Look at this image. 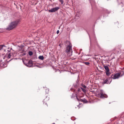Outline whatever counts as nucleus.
<instances>
[{"label": "nucleus", "mask_w": 124, "mask_h": 124, "mask_svg": "<svg viewBox=\"0 0 124 124\" xmlns=\"http://www.w3.org/2000/svg\"><path fill=\"white\" fill-rule=\"evenodd\" d=\"M23 55H25V53H24L23 54Z\"/></svg>", "instance_id": "23"}, {"label": "nucleus", "mask_w": 124, "mask_h": 124, "mask_svg": "<svg viewBox=\"0 0 124 124\" xmlns=\"http://www.w3.org/2000/svg\"><path fill=\"white\" fill-rule=\"evenodd\" d=\"M120 73H122L123 74L122 75H121V76L120 73H116L114 75H112L111 76L112 77L111 78H113L114 79L118 78L119 77L122 76L124 74V72L123 71H121Z\"/></svg>", "instance_id": "4"}, {"label": "nucleus", "mask_w": 124, "mask_h": 124, "mask_svg": "<svg viewBox=\"0 0 124 124\" xmlns=\"http://www.w3.org/2000/svg\"><path fill=\"white\" fill-rule=\"evenodd\" d=\"M39 59L41 60H43L44 59V57L43 56H40L39 57Z\"/></svg>", "instance_id": "10"}, {"label": "nucleus", "mask_w": 124, "mask_h": 124, "mask_svg": "<svg viewBox=\"0 0 124 124\" xmlns=\"http://www.w3.org/2000/svg\"><path fill=\"white\" fill-rule=\"evenodd\" d=\"M1 47L0 46V50H1Z\"/></svg>", "instance_id": "22"}, {"label": "nucleus", "mask_w": 124, "mask_h": 124, "mask_svg": "<svg viewBox=\"0 0 124 124\" xmlns=\"http://www.w3.org/2000/svg\"><path fill=\"white\" fill-rule=\"evenodd\" d=\"M115 54L114 53H112L111 55V56H113V57L112 58L113 59L114 58V56L115 55Z\"/></svg>", "instance_id": "13"}, {"label": "nucleus", "mask_w": 124, "mask_h": 124, "mask_svg": "<svg viewBox=\"0 0 124 124\" xmlns=\"http://www.w3.org/2000/svg\"><path fill=\"white\" fill-rule=\"evenodd\" d=\"M32 62L31 61H29L28 62V63L26 64L24 63V64L27 66L29 67H31L32 66Z\"/></svg>", "instance_id": "7"}, {"label": "nucleus", "mask_w": 124, "mask_h": 124, "mask_svg": "<svg viewBox=\"0 0 124 124\" xmlns=\"http://www.w3.org/2000/svg\"><path fill=\"white\" fill-rule=\"evenodd\" d=\"M59 46H60V47H61V45H60V44H59Z\"/></svg>", "instance_id": "24"}, {"label": "nucleus", "mask_w": 124, "mask_h": 124, "mask_svg": "<svg viewBox=\"0 0 124 124\" xmlns=\"http://www.w3.org/2000/svg\"><path fill=\"white\" fill-rule=\"evenodd\" d=\"M77 58V57H74L72 58H71L72 60H74L76 59Z\"/></svg>", "instance_id": "15"}, {"label": "nucleus", "mask_w": 124, "mask_h": 124, "mask_svg": "<svg viewBox=\"0 0 124 124\" xmlns=\"http://www.w3.org/2000/svg\"><path fill=\"white\" fill-rule=\"evenodd\" d=\"M84 63L86 65H88L90 63L88 62H84Z\"/></svg>", "instance_id": "16"}, {"label": "nucleus", "mask_w": 124, "mask_h": 124, "mask_svg": "<svg viewBox=\"0 0 124 124\" xmlns=\"http://www.w3.org/2000/svg\"><path fill=\"white\" fill-rule=\"evenodd\" d=\"M77 99L78 100V101H80L84 102L85 103H86L87 102V101L86 100V99L84 98L83 99H80V100H79L78 99V98H77Z\"/></svg>", "instance_id": "8"}, {"label": "nucleus", "mask_w": 124, "mask_h": 124, "mask_svg": "<svg viewBox=\"0 0 124 124\" xmlns=\"http://www.w3.org/2000/svg\"><path fill=\"white\" fill-rule=\"evenodd\" d=\"M11 56V55H10V54H9L8 55V58H10Z\"/></svg>", "instance_id": "18"}, {"label": "nucleus", "mask_w": 124, "mask_h": 124, "mask_svg": "<svg viewBox=\"0 0 124 124\" xmlns=\"http://www.w3.org/2000/svg\"><path fill=\"white\" fill-rule=\"evenodd\" d=\"M82 86L84 88H85L86 87V86L84 85H82Z\"/></svg>", "instance_id": "19"}, {"label": "nucleus", "mask_w": 124, "mask_h": 124, "mask_svg": "<svg viewBox=\"0 0 124 124\" xmlns=\"http://www.w3.org/2000/svg\"><path fill=\"white\" fill-rule=\"evenodd\" d=\"M78 106H79L78 105Z\"/></svg>", "instance_id": "27"}, {"label": "nucleus", "mask_w": 124, "mask_h": 124, "mask_svg": "<svg viewBox=\"0 0 124 124\" xmlns=\"http://www.w3.org/2000/svg\"><path fill=\"white\" fill-rule=\"evenodd\" d=\"M2 46H5L4 45H2Z\"/></svg>", "instance_id": "25"}, {"label": "nucleus", "mask_w": 124, "mask_h": 124, "mask_svg": "<svg viewBox=\"0 0 124 124\" xmlns=\"http://www.w3.org/2000/svg\"><path fill=\"white\" fill-rule=\"evenodd\" d=\"M59 30H58L57 31L56 33H57V34H58L59 33Z\"/></svg>", "instance_id": "20"}, {"label": "nucleus", "mask_w": 124, "mask_h": 124, "mask_svg": "<svg viewBox=\"0 0 124 124\" xmlns=\"http://www.w3.org/2000/svg\"><path fill=\"white\" fill-rule=\"evenodd\" d=\"M59 9V8L58 7H55L53 8H52L51 9L49 10L48 11L50 12H54L58 10Z\"/></svg>", "instance_id": "6"}, {"label": "nucleus", "mask_w": 124, "mask_h": 124, "mask_svg": "<svg viewBox=\"0 0 124 124\" xmlns=\"http://www.w3.org/2000/svg\"><path fill=\"white\" fill-rule=\"evenodd\" d=\"M106 75L108 76H109L110 74V73L109 72V71H106Z\"/></svg>", "instance_id": "11"}, {"label": "nucleus", "mask_w": 124, "mask_h": 124, "mask_svg": "<svg viewBox=\"0 0 124 124\" xmlns=\"http://www.w3.org/2000/svg\"><path fill=\"white\" fill-rule=\"evenodd\" d=\"M67 30H69V29H67Z\"/></svg>", "instance_id": "26"}, {"label": "nucleus", "mask_w": 124, "mask_h": 124, "mask_svg": "<svg viewBox=\"0 0 124 124\" xmlns=\"http://www.w3.org/2000/svg\"><path fill=\"white\" fill-rule=\"evenodd\" d=\"M91 5H92V3H91Z\"/></svg>", "instance_id": "28"}, {"label": "nucleus", "mask_w": 124, "mask_h": 124, "mask_svg": "<svg viewBox=\"0 0 124 124\" xmlns=\"http://www.w3.org/2000/svg\"><path fill=\"white\" fill-rule=\"evenodd\" d=\"M96 90H92L91 92L94 93H96L97 96L101 98H107V96L104 94L103 91L102 90H97L96 89Z\"/></svg>", "instance_id": "1"}, {"label": "nucleus", "mask_w": 124, "mask_h": 124, "mask_svg": "<svg viewBox=\"0 0 124 124\" xmlns=\"http://www.w3.org/2000/svg\"><path fill=\"white\" fill-rule=\"evenodd\" d=\"M49 89H47L46 90V92H47V93Z\"/></svg>", "instance_id": "21"}, {"label": "nucleus", "mask_w": 124, "mask_h": 124, "mask_svg": "<svg viewBox=\"0 0 124 124\" xmlns=\"http://www.w3.org/2000/svg\"><path fill=\"white\" fill-rule=\"evenodd\" d=\"M29 55L31 56L33 54V53L32 51H29Z\"/></svg>", "instance_id": "12"}, {"label": "nucleus", "mask_w": 124, "mask_h": 124, "mask_svg": "<svg viewBox=\"0 0 124 124\" xmlns=\"http://www.w3.org/2000/svg\"><path fill=\"white\" fill-rule=\"evenodd\" d=\"M72 46L69 43V45L66 48V52L67 54L69 56H71L72 54Z\"/></svg>", "instance_id": "3"}, {"label": "nucleus", "mask_w": 124, "mask_h": 124, "mask_svg": "<svg viewBox=\"0 0 124 124\" xmlns=\"http://www.w3.org/2000/svg\"><path fill=\"white\" fill-rule=\"evenodd\" d=\"M112 81V78L111 77L110 78H108L104 81L103 83L104 84H109Z\"/></svg>", "instance_id": "5"}, {"label": "nucleus", "mask_w": 124, "mask_h": 124, "mask_svg": "<svg viewBox=\"0 0 124 124\" xmlns=\"http://www.w3.org/2000/svg\"><path fill=\"white\" fill-rule=\"evenodd\" d=\"M104 68L106 70V71H109V69L108 67L107 66H104Z\"/></svg>", "instance_id": "9"}, {"label": "nucleus", "mask_w": 124, "mask_h": 124, "mask_svg": "<svg viewBox=\"0 0 124 124\" xmlns=\"http://www.w3.org/2000/svg\"><path fill=\"white\" fill-rule=\"evenodd\" d=\"M59 1L61 2V3L62 4H63V0H59Z\"/></svg>", "instance_id": "17"}, {"label": "nucleus", "mask_w": 124, "mask_h": 124, "mask_svg": "<svg viewBox=\"0 0 124 124\" xmlns=\"http://www.w3.org/2000/svg\"><path fill=\"white\" fill-rule=\"evenodd\" d=\"M81 88L84 92H86V90L85 89L82 88Z\"/></svg>", "instance_id": "14"}, {"label": "nucleus", "mask_w": 124, "mask_h": 124, "mask_svg": "<svg viewBox=\"0 0 124 124\" xmlns=\"http://www.w3.org/2000/svg\"><path fill=\"white\" fill-rule=\"evenodd\" d=\"M20 22V20L18 19L15 21L12 22L7 28L8 30H11L16 27Z\"/></svg>", "instance_id": "2"}]
</instances>
